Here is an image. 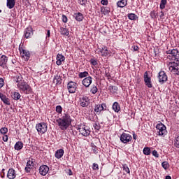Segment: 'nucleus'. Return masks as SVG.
Masks as SVG:
<instances>
[{
  "label": "nucleus",
  "instance_id": "nucleus-52",
  "mask_svg": "<svg viewBox=\"0 0 179 179\" xmlns=\"http://www.w3.org/2000/svg\"><path fill=\"white\" fill-rule=\"evenodd\" d=\"M2 139L3 142H8V139H9V136H8V135L3 134Z\"/></svg>",
  "mask_w": 179,
  "mask_h": 179
},
{
  "label": "nucleus",
  "instance_id": "nucleus-51",
  "mask_svg": "<svg viewBox=\"0 0 179 179\" xmlns=\"http://www.w3.org/2000/svg\"><path fill=\"white\" fill-rule=\"evenodd\" d=\"M46 31V38H50V37H51V31H50V29H47Z\"/></svg>",
  "mask_w": 179,
  "mask_h": 179
},
{
  "label": "nucleus",
  "instance_id": "nucleus-44",
  "mask_svg": "<svg viewBox=\"0 0 179 179\" xmlns=\"http://www.w3.org/2000/svg\"><path fill=\"white\" fill-rule=\"evenodd\" d=\"M56 113H58V114L62 113V106L58 105L56 106Z\"/></svg>",
  "mask_w": 179,
  "mask_h": 179
},
{
  "label": "nucleus",
  "instance_id": "nucleus-37",
  "mask_svg": "<svg viewBox=\"0 0 179 179\" xmlns=\"http://www.w3.org/2000/svg\"><path fill=\"white\" fill-rule=\"evenodd\" d=\"M162 166L164 170H168V169L170 167V164H169L168 162L165 161L162 163Z\"/></svg>",
  "mask_w": 179,
  "mask_h": 179
},
{
  "label": "nucleus",
  "instance_id": "nucleus-15",
  "mask_svg": "<svg viewBox=\"0 0 179 179\" xmlns=\"http://www.w3.org/2000/svg\"><path fill=\"white\" fill-rule=\"evenodd\" d=\"M144 82L145 85L147 86V87H149L150 89L152 87L153 85L152 84V79L150 77H149V75L148 74V71H145L144 73Z\"/></svg>",
  "mask_w": 179,
  "mask_h": 179
},
{
  "label": "nucleus",
  "instance_id": "nucleus-33",
  "mask_svg": "<svg viewBox=\"0 0 179 179\" xmlns=\"http://www.w3.org/2000/svg\"><path fill=\"white\" fill-rule=\"evenodd\" d=\"M127 17L129 20H136V18H138V15H136L135 13H129L127 15Z\"/></svg>",
  "mask_w": 179,
  "mask_h": 179
},
{
  "label": "nucleus",
  "instance_id": "nucleus-60",
  "mask_svg": "<svg viewBox=\"0 0 179 179\" xmlns=\"http://www.w3.org/2000/svg\"><path fill=\"white\" fill-rule=\"evenodd\" d=\"M138 50H139V47H138V46H134V51H138Z\"/></svg>",
  "mask_w": 179,
  "mask_h": 179
},
{
  "label": "nucleus",
  "instance_id": "nucleus-56",
  "mask_svg": "<svg viewBox=\"0 0 179 179\" xmlns=\"http://www.w3.org/2000/svg\"><path fill=\"white\" fill-rule=\"evenodd\" d=\"M94 129H96L97 131H99L100 129V127H99V125H97V124H94L93 125Z\"/></svg>",
  "mask_w": 179,
  "mask_h": 179
},
{
  "label": "nucleus",
  "instance_id": "nucleus-27",
  "mask_svg": "<svg viewBox=\"0 0 179 179\" xmlns=\"http://www.w3.org/2000/svg\"><path fill=\"white\" fill-rule=\"evenodd\" d=\"M113 110H114L115 113H119L120 110H121V107L120 106V103L118 102H114L112 106Z\"/></svg>",
  "mask_w": 179,
  "mask_h": 179
},
{
  "label": "nucleus",
  "instance_id": "nucleus-25",
  "mask_svg": "<svg viewBox=\"0 0 179 179\" xmlns=\"http://www.w3.org/2000/svg\"><path fill=\"white\" fill-rule=\"evenodd\" d=\"M15 5H16V1H15V0H7L6 6L8 9H13Z\"/></svg>",
  "mask_w": 179,
  "mask_h": 179
},
{
  "label": "nucleus",
  "instance_id": "nucleus-61",
  "mask_svg": "<svg viewBox=\"0 0 179 179\" xmlns=\"http://www.w3.org/2000/svg\"><path fill=\"white\" fill-rule=\"evenodd\" d=\"M164 16V13L163 11H161L160 17L162 19V17Z\"/></svg>",
  "mask_w": 179,
  "mask_h": 179
},
{
  "label": "nucleus",
  "instance_id": "nucleus-9",
  "mask_svg": "<svg viewBox=\"0 0 179 179\" xmlns=\"http://www.w3.org/2000/svg\"><path fill=\"white\" fill-rule=\"evenodd\" d=\"M168 66L172 73L179 75V62H171L169 63Z\"/></svg>",
  "mask_w": 179,
  "mask_h": 179
},
{
  "label": "nucleus",
  "instance_id": "nucleus-2",
  "mask_svg": "<svg viewBox=\"0 0 179 179\" xmlns=\"http://www.w3.org/2000/svg\"><path fill=\"white\" fill-rule=\"evenodd\" d=\"M167 54L166 58L173 62H179V51L177 49H170L165 52Z\"/></svg>",
  "mask_w": 179,
  "mask_h": 179
},
{
  "label": "nucleus",
  "instance_id": "nucleus-32",
  "mask_svg": "<svg viewBox=\"0 0 179 179\" xmlns=\"http://www.w3.org/2000/svg\"><path fill=\"white\" fill-rule=\"evenodd\" d=\"M101 12L103 13V15H108V13H110V8L108 7L101 8Z\"/></svg>",
  "mask_w": 179,
  "mask_h": 179
},
{
  "label": "nucleus",
  "instance_id": "nucleus-62",
  "mask_svg": "<svg viewBox=\"0 0 179 179\" xmlns=\"http://www.w3.org/2000/svg\"><path fill=\"white\" fill-rule=\"evenodd\" d=\"M165 179H171V176H166Z\"/></svg>",
  "mask_w": 179,
  "mask_h": 179
},
{
  "label": "nucleus",
  "instance_id": "nucleus-11",
  "mask_svg": "<svg viewBox=\"0 0 179 179\" xmlns=\"http://www.w3.org/2000/svg\"><path fill=\"white\" fill-rule=\"evenodd\" d=\"M132 141V136L131 134L123 133L120 135V142L122 143L128 144Z\"/></svg>",
  "mask_w": 179,
  "mask_h": 179
},
{
  "label": "nucleus",
  "instance_id": "nucleus-53",
  "mask_svg": "<svg viewBox=\"0 0 179 179\" xmlns=\"http://www.w3.org/2000/svg\"><path fill=\"white\" fill-rule=\"evenodd\" d=\"M152 156H155V157H159V153L156 151V150L152 151Z\"/></svg>",
  "mask_w": 179,
  "mask_h": 179
},
{
  "label": "nucleus",
  "instance_id": "nucleus-22",
  "mask_svg": "<svg viewBox=\"0 0 179 179\" xmlns=\"http://www.w3.org/2000/svg\"><path fill=\"white\" fill-rule=\"evenodd\" d=\"M7 177L9 179H15L16 178V172L15 171V169H10L8 170Z\"/></svg>",
  "mask_w": 179,
  "mask_h": 179
},
{
  "label": "nucleus",
  "instance_id": "nucleus-1",
  "mask_svg": "<svg viewBox=\"0 0 179 179\" xmlns=\"http://www.w3.org/2000/svg\"><path fill=\"white\" fill-rule=\"evenodd\" d=\"M72 121H73V120H72L69 113L64 111V113L62 114L61 117L56 120V122L62 131H66V129L69 128V126L71 125Z\"/></svg>",
  "mask_w": 179,
  "mask_h": 179
},
{
  "label": "nucleus",
  "instance_id": "nucleus-28",
  "mask_svg": "<svg viewBox=\"0 0 179 179\" xmlns=\"http://www.w3.org/2000/svg\"><path fill=\"white\" fill-rule=\"evenodd\" d=\"M64 150L63 149H59L55 152V157L56 159H61L62 156H64Z\"/></svg>",
  "mask_w": 179,
  "mask_h": 179
},
{
  "label": "nucleus",
  "instance_id": "nucleus-48",
  "mask_svg": "<svg viewBox=\"0 0 179 179\" xmlns=\"http://www.w3.org/2000/svg\"><path fill=\"white\" fill-rule=\"evenodd\" d=\"M92 150H93L94 153H95V155H96V153H98V152H97L98 149L96 145H93L92 146Z\"/></svg>",
  "mask_w": 179,
  "mask_h": 179
},
{
  "label": "nucleus",
  "instance_id": "nucleus-63",
  "mask_svg": "<svg viewBox=\"0 0 179 179\" xmlns=\"http://www.w3.org/2000/svg\"><path fill=\"white\" fill-rule=\"evenodd\" d=\"M1 12H2V10H0V13H1Z\"/></svg>",
  "mask_w": 179,
  "mask_h": 179
},
{
  "label": "nucleus",
  "instance_id": "nucleus-58",
  "mask_svg": "<svg viewBox=\"0 0 179 179\" xmlns=\"http://www.w3.org/2000/svg\"><path fill=\"white\" fill-rule=\"evenodd\" d=\"M133 138L134 139V141H136V139H138V136L135 134V133L133 134Z\"/></svg>",
  "mask_w": 179,
  "mask_h": 179
},
{
  "label": "nucleus",
  "instance_id": "nucleus-13",
  "mask_svg": "<svg viewBox=\"0 0 179 179\" xmlns=\"http://www.w3.org/2000/svg\"><path fill=\"white\" fill-rule=\"evenodd\" d=\"M8 57L6 55H1L0 57V68L3 69H8Z\"/></svg>",
  "mask_w": 179,
  "mask_h": 179
},
{
  "label": "nucleus",
  "instance_id": "nucleus-14",
  "mask_svg": "<svg viewBox=\"0 0 179 179\" xmlns=\"http://www.w3.org/2000/svg\"><path fill=\"white\" fill-rule=\"evenodd\" d=\"M78 87V84L73 81H71L67 84V89L69 93H75L76 92V88Z\"/></svg>",
  "mask_w": 179,
  "mask_h": 179
},
{
  "label": "nucleus",
  "instance_id": "nucleus-26",
  "mask_svg": "<svg viewBox=\"0 0 179 179\" xmlns=\"http://www.w3.org/2000/svg\"><path fill=\"white\" fill-rule=\"evenodd\" d=\"M53 83L57 85H61V83H62V78L60 77V76H55L53 78Z\"/></svg>",
  "mask_w": 179,
  "mask_h": 179
},
{
  "label": "nucleus",
  "instance_id": "nucleus-47",
  "mask_svg": "<svg viewBox=\"0 0 179 179\" xmlns=\"http://www.w3.org/2000/svg\"><path fill=\"white\" fill-rule=\"evenodd\" d=\"M15 82L16 83L18 84V83H22V82H24V80H22V77L18 76L16 78Z\"/></svg>",
  "mask_w": 179,
  "mask_h": 179
},
{
  "label": "nucleus",
  "instance_id": "nucleus-29",
  "mask_svg": "<svg viewBox=\"0 0 179 179\" xmlns=\"http://www.w3.org/2000/svg\"><path fill=\"white\" fill-rule=\"evenodd\" d=\"M14 148L15 150H22L23 149V143L22 141L17 142Z\"/></svg>",
  "mask_w": 179,
  "mask_h": 179
},
{
  "label": "nucleus",
  "instance_id": "nucleus-55",
  "mask_svg": "<svg viewBox=\"0 0 179 179\" xmlns=\"http://www.w3.org/2000/svg\"><path fill=\"white\" fill-rule=\"evenodd\" d=\"M24 170H25L26 173H30V171H31V168H30L29 166H26Z\"/></svg>",
  "mask_w": 179,
  "mask_h": 179
},
{
  "label": "nucleus",
  "instance_id": "nucleus-21",
  "mask_svg": "<svg viewBox=\"0 0 179 179\" xmlns=\"http://www.w3.org/2000/svg\"><path fill=\"white\" fill-rule=\"evenodd\" d=\"M0 99L4 104H6V106H10V100L9 98H7L5 94L0 92Z\"/></svg>",
  "mask_w": 179,
  "mask_h": 179
},
{
  "label": "nucleus",
  "instance_id": "nucleus-54",
  "mask_svg": "<svg viewBox=\"0 0 179 179\" xmlns=\"http://www.w3.org/2000/svg\"><path fill=\"white\" fill-rule=\"evenodd\" d=\"M101 3L102 5H108V0H101Z\"/></svg>",
  "mask_w": 179,
  "mask_h": 179
},
{
  "label": "nucleus",
  "instance_id": "nucleus-35",
  "mask_svg": "<svg viewBox=\"0 0 179 179\" xmlns=\"http://www.w3.org/2000/svg\"><path fill=\"white\" fill-rule=\"evenodd\" d=\"M166 5H167V0H161L159 8L163 10L166 8Z\"/></svg>",
  "mask_w": 179,
  "mask_h": 179
},
{
  "label": "nucleus",
  "instance_id": "nucleus-57",
  "mask_svg": "<svg viewBox=\"0 0 179 179\" xmlns=\"http://www.w3.org/2000/svg\"><path fill=\"white\" fill-rule=\"evenodd\" d=\"M91 64L94 66H96V65H97V61L92 59Z\"/></svg>",
  "mask_w": 179,
  "mask_h": 179
},
{
  "label": "nucleus",
  "instance_id": "nucleus-38",
  "mask_svg": "<svg viewBox=\"0 0 179 179\" xmlns=\"http://www.w3.org/2000/svg\"><path fill=\"white\" fill-rule=\"evenodd\" d=\"M151 19H156L157 17V12L156 10H152L150 13Z\"/></svg>",
  "mask_w": 179,
  "mask_h": 179
},
{
  "label": "nucleus",
  "instance_id": "nucleus-30",
  "mask_svg": "<svg viewBox=\"0 0 179 179\" xmlns=\"http://www.w3.org/2000/svg\"><path fill=\"white\" fill-rule=\"evenodd\" d=\"M59 32L62 36H69V31L66 28L60 27Z\"/></svg>",
  "mask_w": 179,
  "mask_h": 179
},
{
  "label": "nucleus",
  "instance_id": "nucleus-39",
  "mask_svg": "<svg viewBox=\"0 0 179 179\" xmlns=\"http://www.w3.org/2000/svg\"><path fill=\"white\" fill-rule=\"evenodd\" d=\"M12 97L14 100H19L20 99L21 96L19 92H14Z\"/></svg>",
  "mask_w": 179,
  "mask_h": 179
},
{
  "label": "nucleus",
  "instance_id": "nucleus-4",
  "mask_svg": "<svg viewBox=\"0 0 179 179\" xmlns=\"http://www.w3.org/2000/svg\"><path fill=\"white\" fill-rule=\"evenodd\" d=\"M157 135L164 138L167 135V127L163 123H159L156 125Z\"/></svg>",
  "mask_w": 179,
  "mask_h": 179
},
{
  "label": "nucleus",
  "instance_id": "nucleus-3",
  "mask_svg": "<svg viewBox=\"0 0 179 179\" xmlns=\"http://www.w3.org/2000/svg\"><path fill=\"white\" fill-rule=\"evenodd\" d=\"M17 86L20 93H22L23 94H30L33 92L31 87L24 81L17 84Z\"/></svg>",
  "mask_w": 179,
  "mask_h": 179
},
{
  "label": "nucleus",
  "instance_id": "nucleus-59",
  "mask_svg": "<svg viewBox=\"0 0 179 179\" xmlns=\"http://www.w3.org/2000/svg\"><path fill=\"white\" fill-rule=\"evenodd\" d=\"M68 174H69V176H72V174H73V173L72 172V170L69 169V171H68Z\"/></svg>",
  "mask_w": 179,
  "mask_h": 179
},
{
  "label": "nucleus",
  "instance_id": "nucleus-23",
  "mask_svg": "<svg viewBox=\"0 0 179 179\" xmlns=\"http://www.w3.org/2000/svg\"><path fill=\"white\" fill-rule=\"evenodd\" d=\"M126 5H128V0H120L117 2L118 8H125Z\"/></svg>",
  "mask_w": 179,
  "mask_h": 179
},
{
  "label": "nucleus",
  "instance_id": "nucleus-34",
  "mask_svg": "<svg viewBox=\"0 0 179 179\" xmlns=\"http://www.w3.org/2000/svg\"><path fill=\"white\" fill-rule=\"evenodd\" d=\"M122 169L125 173L127 174H131V171L129 170V167H128V165L127 164H122Z\"/></svg>",
  "mask_w": 179,
  "mask_h": 179
},
{
  "label": "nucleus",
  "instance_id": "nucleus-49",
  "mask_svg": "<svg viewBox=\"0 0 179 179\" xmlns=\"http://www.w3.org/2000/svg\"><path fill=\"white\" fill-rule=\"evenodd\" d=\"M62 22L63 23H66L68 22V17H66V15H62Z\"/></svg>",
  "mask_w": 179,
  "mask_h": 179
},
{
  "label": "nucleus",
  "instance_id": "nucleus-5",
  "mask_svg": "<svg viewBox=\"0 0 179 179\" xmlns=\"http://www.w3.org/2000/svg\"><path fill=\"white\" fill-rule=\"evenodd\" d=\"M19 51L21 57L25 59V61H29L30 59V52L26 49L23 45L20 44Z\"/></svg>",
  "mask_w": 179,
  "mask_h": 179
},
{
  "label": "nucleus",
  "instance_id": "nucleus-18",
  "mask_svg": "<svg viewBox=\"0 0 179 179\" xmlns=\"http://www.w3.org/2000/svg\"><path fill=\"white\" fill-rule=\"evenodd\" d=\"M33 34H34V32L31 27H27V29H24V36L25 38H30V37H31Z\"/></svg>",
  "mask_w": 179,
  "mask_h": 179
},
{
  "label": "nucleus",
  "instance_id": "nucleus-50",
  "mask_svg": "<svg viewBox=\"0 0 179 179\" xmlns=\"http://www.w3.org/2000/svg\"><path fill=\"white\" fill-rule=\"evenodd\" d=\"M92 169L93 170H99V164L94 163L92 164Z\"/></svg>",
  "mask_w": 179,
  "mask_h": 179
},
{
  "label": "nucleus",
  "instance_id": "nucleus-7",
  "mask_svg": "<svg viewBox=\"0 0 179 179\" xmlns=\"http://www.w3.org/2000/svg\"><path fill=\"white\" fill-rule=\"evenodd\" d=\"M95 52L96 54L101 55V57H108V55H110V51L106 46L104 45H101L100 47L98 46Z\"/></svg>",
  "mask_w": 179,
  "mask_h": 179
},
{
  "label": "nucleus",
  "instance_id": "nucleus-17",
  "mask_svg": "<svg viewBox=\"0 0 179 179\" xmlns=\"http://www.w3.org/2000/svg\"><path fill=\"white\" fill-rule=\"evenodd\" d=\"M48 171H50V168L47 165H42L39 167V174L41 176H47Z\"/></svg>",
  "mask_w": 179,
  "mask_h": 179
},
{
  "label": "nucleus",
  "instance_id": "nucleus-64",
  "mask_svg": "<svg viewBox=\"0 0 179 179\" xmlns=\"http://www.w3.org/2000/svg\"><path fill=\"white\" fill-rule=\"evenodd\" d=\"M0 41H1V39H0Z\"/></svg>",
  "mask_w": 179,
  "mask_h": 179
},
{
  "label": "nucleus",
  "instance_id": "nucleus-10",
  "mask_svg": "<svg viewBox=\"0 0 179 179\" xmlns=\"http://www.w3.org/2000/svg\"><path fill=\"white\" fill-rule=\"evenodd\" d=\"M106 110H107V105L105 103H102L101 104H96L94 106V110L97 115H100L101 111H106Z\"/></svg>",
  "mask_w": 179,
  "mask_h": 179
},
{
  "label": "nucleus",
  "instance_id": "nucleus-46",
  "mask_svg": "<svg viewBox=\"0 0 179 179\" xmlns=\"http://www.w3.org/2000/svg\"><path fill=\"white\" fill-rule=\"evenodd\" d=\"M4 85H5V80H3V78H0V89H1V87H3Z\"/></svg>",
  "mask_w": 179,
  "mask_h": 179
},
{
  "label": "nucleus",
  "instance_id": "nucleus-31",
  "mask_svg": "<svg viewBox=\"0 0 179 179\" xmlns=\"http://www.w3.org/2000/svg\"><path fill=\"white\" fill-rule=\"evenodd\" d=\"M79 78H80L81 79L83 78H88L87 76H89V72L87 71H83V72H80L78 74Z\"/></svg>",
  "mask_w": 179,
  "mask_h": 179
},
{
  "label": "nucleus",
  "instance_id": "nucleus-45",
  "mask_svg": "<svg viewBox=\"0 0 179 179\" xmlns=\"http://www.w3.org/2000/svg\"><path fill=\"white\" fill-rule=\"evenodd\" d=\"M33 164H34L33 163V161L29 160V161L27 162L26 166H27V167H29L30 169H33V166H34Z\"/></svg>",
  "mask_w": 179,
  "mask_h": 179
},
{
  "label": "nucleus",
  "instance_id": "nucleus-8",
  "mask_svg": "<svg viewBox=\"0 0 179 179\" xmlns=\"http://www.w3.org/2000/svg\"><path fill=\"white\" fill-rule=\"evenodd\" d=\"M48 129V127L47 126V123L45 122H41L38 123L36 125V129L38 134H41V135L45 134L47 132V129Z\"/></svg>",
  "mask_w": 179,
  "mask_h": 179
},
{
  "label": "nucleus",
  "instance_id": "nucleus-16",
  "mask_svg": "<svg viewBox=\"0 0 179 179\" xmlns=\"http://www.w3.org/2000/svg\"><path fill=\"white\" fill-rule=\"evenodd\" d=\"M90 104V99L87 96H83L80 98V106L81 107H87Z\"/></svg>",
  "mask_w": 179,
  "mask_h": 179
},
{
  "label": "nucleus",
  "instance_id": "nucleus-24",
  "mask_svg": "<svg viewBox=\"0 0 179 179\" xmlns=\"http://www.w3.org/2000/svg\"><path fill=\"white\" fill-rule=\"evenodd\" d=\"M73 17L77 20V22H82L84 19L83 14L81 13H74Z\"/></svg>",
  "mask_w": 179,
  "mask_h": 179
},
{
  "label": "nucleus",
  "instance_id": "nucleus-20",
  "mask_svg": "<svg viewBox=\"0 0 179 179\" xmlns=\"http://www.w3.org/2000/svg\"><path fill=\"white\" fill-rule=\"evenodd\" d=\"M56 64L57 65H58L59 66V65H62V62H64V61H65V56L61 55V54H58L57 55L56 57Z\"/></svg>",
  "mask_w": 179,
  "mask_h": 179
},
{
  "label": "nucleus",
  "instance_id": "nucleus-36",
  "mask_svg": "<svg viewBox=\"0 0 179 179\" xmlns=\"http://www.w3.org/2000/svg\"><path fill=\"white\" fill-rule=\"evenodd\" d=\"M143 152L145 156H149V155H150V148L149 147H145L143 148Z\"/></svg>",
  "mask_w": 179,
  "mask_h": 179
},
{
  "label": "nucleus",
  "instance_id": "nucleus-6",
  "mask_svg": "<svg viewBox=\"0 0 179 179\" xmlns=\"http://www.w3.org/2000/svg\"><path fill=\"white\" fill-rule=\"evenodd\" d=\"M77 130L79 131L83 136H89L90 135V128L85 124H80L77 127Z\"/></svg>",
  "mask_w": 179,
  "mask_h": 179
},
{
  "label": "nucleus",
  "instance_id": "nucleus-43",
  "mask_svg": "<svg viewBox=\"0 0 179 179\" xmlns=\"http://www.w3.org/2000/svg\"><path fill=\"white\" fill-rule=\"evenodd\" d=\"M0 133L1 135H5L6 134H8V128L6 127H2L0 129Z\"/></svg>",
  "mask_w": 179,
  "mask_h": 179
},
{
  "label": "nucleus",
  "instance_id": "nucleus-41",
  "mask_svg": "<svg viewBox=\"0 0 179 179\" xmlns=\"http://www.w3.org/2000/svg\"><path fill=\"white\" fill-rule=\"evenodd\" d=\"M174 146L177 149H179V136L176 137L175 141H174Z\"/></svg>",
  "mask_w": 179,
  "mask_h": 179
},
{
  "label": "nucleus",
  "instance_id": "nucleus-42",
  "mask_svg": "<svg viewBox=\"0 0 179 179\" xmlns=\"http://www.w3.org/2000/svg\"><path fill=\"white\" fill-rule=\"evenodd\" d=\"M78 2L82 6H86L87 5V0H78Z\"/></svg>",
  "mask_w": 179,
  "mask_h": 179
},
{
  "label": "nucleus",
  "instance_id": "nucleus-19",
  "mask_svg": "<svg viewBox=\"0 0 179 179\" xmlns=\"http://www.w3.org/2000/svg\"><path fill=\"white\" fill-rule=\"evenodd\" d=\"M92 82H93L92 77L88 76L83 80V85L85 87H89L92 85Z\"/></svg>",
  "mask_w": 179,
  "mask_h": 179
},
{
  "label": "nucleus",
  "instance_id": "nucleus-12",
  "mask_svg": "<svg viewBox=\"0 0 179 179\" xmlns=\"http://www.w3.org/2000/svg\"><path fill=\"white\" fill-rule=\"evenodd\" d=\"M167 74L164 71H159L158 73V80L161 85L167 82Z\"/></svg>",
  "mask_w": 179,
  "mask_h": 179
},
{
  "label": "nucleus",
  "instance_id": "nucleus-40",
  "mask_svg": "<svg viewBox=\"0 0 179 179\" xmlns=\"http://www.w3.org/2000/svg\"><path fill=\"white\" fill-rule=\"evenodd\" d=\"M98 90H99L97 89V87L95 86V85H93V86L92 87V88H91L90 92H91V93H92V94H96L97 93Z\"/></svg>",
  "mask_w": 179,
  "mask_h": 179
}]
</instances>
